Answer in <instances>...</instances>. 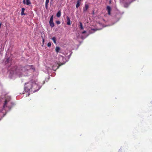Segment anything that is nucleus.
Listing matches in <instances>:
<instances>
[{
    "mask_svg": "<svg viewBox=\"0 0 152 152\" xmlns=\"http://www.w3.org/2000/svg\"><path fill=\"white\" fill-rule=\"evenodd\" d=\"M37 85L35 82H29L27 83H25V90L27 92L29 91L34 92L39 89V88L37 89Z\"/></svg>",
    "mask_w": 152,
    "mask_h": 152,
    "instance_id": "obj_1",
    "label": "nucleus"
},
{
    "mask_svg": "<svg viewBox=\"0 0 152 152\" xmlns=\"http://www.w3.org/2000/svg\"><path fill=\"white\" fill-rule=\"evenodd\" d=\"M20 69V71L23 72L28 71L31 69H34V68L33 65L26 66L25 67H21Z\"/></svg>",
    "mask_w": 152,
    "mask_h": 152,
    "instance_id": "obj_2",
    "label": "nucleus"
},
{
    "mask_svg": "<svg viewBox=\"0 0 152 152\" xmlns=\"http://www.w3.org/2000/svg\"><path fill=\"white\" fill-rule=\"evenodd\" d=\"M63 64H58V63L55 62V64L52 66V69L53 70L55 71L59 68L60 66Z\"/></svg>",
    "mask_w": 152,
    "mask_h": 152,
    "instance_id": "obj_3",
    "label": "nucleus"
},
{
    "mask_svg": "<svg viewBox=\"0 0 152 152\" xmlns=\"http://www.w3.org/2000/svg\"><path fill=\"white\" fill-rule=\"evenodd\" d=\"M53 15H52L50 17L49 21L50 26L51 28H53L54 26V23L53 22Z\"/></svg>",
    "mask_w": 152,
    "mask_h": 152,
    "instance_id": "obj_4",
    "label": "nucleus"
},
{
    "mask_svg": "<svg viewBox=\"0 0 152 152\" xmlns=\"http://www.w3.org/2000/svg\"><path fill=\"white\" fill-rule=\"evenodd\" d=\"M23 2L24 4H26L27 5H30L31 4L29 0H23Z\"/></svg>",
    "mask_w": 152,
    "mask_h": 152,
    "instance_id": "obj_5",
    "label": "nucleus"
},
{
    "mask_svg": "<svg viewBox=\"0 0 152 152\" xmlns=\"http://www.w3.org/2000/svg\"><path fill=\"white\" fill-rule=\"evenodd\" d=\"M88 8L89 5L87 4H85V7L83 8V12H86Z\"/></svg>",
    "mask_w": 152,
    "mask_h": 152,
    "instance_id": "obj_6",
    "label": "nucleus"
},
{
    "mask_svg": "<svg viewBox=\"0 0 152 152\" xmlns=\"http://www.w3.org/2000/svg\"><path fill=\"white\" fill-rule=\"evenodd\" d=\"M107 10L108 11V14L109 15H110L111 14L110 12H111V7L110 6H108L107 7Z\"/></svg>",
    "mask_w": 152,
    "mask_h": 152,
    "instance_id": "obj_7",
    "label": "nucleus"
},
{
    "mask_svg": "<svg viewBox=\"0 0 152 152\" xmlns=\"http://www.w3.org/2000/svg\"><path fill=\"white\" fill-rule=\"evenodd\" d=\"M67 24L68 25H71L70 20L69 17L68 16L67 17Z\"/></svg>",
    "mask_w": 152,
    "mask_h": 152,
    "instance_id": "obj_8",
    "label": "nucleus"
},
{
    "mask_svg": "<svg viewBox=\"0 0 152 152\" xmlns=\"http://www.w3.org/2000/svg\"><path fill=\"white\" fill-rule=\"evenodd\" d=\"M11 99V97L10 96H7L6 97L5 100L7 102H9L10 100Z\"/></svg>",
    "mask_w": 152,
    "mask_h": 152,
    "instance_id": "obj_9",
    "label": "nucleus"
},
{
    "mask_svg": "<svg viewBox=\"0 0 152 152\" xmlns=\"http://www.w3.org/2000/svg\"><path fill=\"white\" fill-rule=\"evenodd\" d=\"M25 10V9L24 8H22L21 10V15H25V14L24 12V11Z\"/></svg>",
    "mask_w": 152,
    "mask_h": 152,
    "instance_id": "obj_10",
    "label": "nucleus"
},
{
    "mask_svg": "<svg viewBox=\"0 0 152 152\" xmlns=\"http://www.w3.org/2000/svg\"><path fill=\"white\" fill-rule=\"evenodd\" d=\"M61 16V12L60 11H58L57 13L56 16L57 17L59 18Z\"/></svg>",
    "mask_w": 152,
    "mask_h": 152,
    "instance_id": "obj_11",
    "label": "nucleus"
},
{
    "mask_svg": "<svg viewBox=\"0 0 152 152\" xmlns=\"http://www.w3.org/2000/svg\"><path fill=\"white\" fill-rule=\"evenodd\" d=\"M60 48L59 47H56V51L57 53H58L59 51L60 50Z\"/></svg>",
    "mask_w": 152,
    "mask_h": 152,
    "instance_id": "obj_12",
    "label": "nucleus"
},
{
    "mask_svg": "<svg viewBox=\"0 0 152 152\" xmlns=\"http://www.w3.org/2000/svg\"><path fill=\"white\" fill-rule=\"evenodd\" d=\"M80 1H77V4L76 5V7L77 8H78L80 5Z\"/></svg>",
    "mask_w": 152,
    "mask_h": 152,
    "instance_id": "obj_13",
    "label": "nucleus"
},
{
    "mask_svg": "<svg viewBox=\"0 0 152 152\" xmlns=\"http://www.w3.org/2000/svg\"><path fill=\"white\" fill-rule=\"evenodd\" d=\"M52 39L53 40V41L54 43L55 44H56V38L55 37H53L52 38Z\"/></svg>",
    "mask_w": 152,
    "mask_h": 152,
    "instance_id": "obj_14",
    "label": "nucleus"
},
{
    "mask_svg": "<svg viewBox=\"0 0 152 152\" xmlns=\"http://www.w3.org/2000/svg\"><path fill=\"white\" fill-rule=\"evenodd\" d=\"M8 102L5 100L4 103L3 105V107L4 108L5 107L7 106V104Z\"/></svg>",
    "mask_w": 152,
    "mask_h": 152,
    "instance_id": "obj_15",
    "label": "nucleus"
},
{
    "mask_svg": "<svg viewBox=\"0 0 152 152\" xmlns=\"http://www.w3.org/2000/svg\"><path fill=\"white\" fill-rule=\"evenodd\" d=\"M80 28L81 29H83V26L81 22H80Z\"/></svg>",
    "mask_w": 152,
    "mask_h": 152,
    "instance_id": "obj_16",
    "label": "nucleus"
},
{
    "mask_svg": "<svg viewBox=\"0 0 152 152\" xmlns=\"http://www.w3.org/2000/svg\"><path fill=\"white\" fill-rule=\"evenodd\" d=\"M56 23L58 25H59L60 23V22L59 21H56Z\"/></svg>",
    "mask_w": 152,
    "mask_h": 152,
    "instance_id": "obj_17",
    "label": "nucleus"
},
{
    "mask_svg": "<svg viewBox=\"0 0 152 152\" xmlns=\"http://www.w3.org/2000/svg\"><path fill=\"white\" fill-rule=\"evenodd\" d=\"M47 45L48 47H50L51 46V43L50 42H49L48 43Z\"/></svg>",
    "mask_w": 152,
    "mask_h": 152,
    "instance_id": "obj_18",
    "label": "nucleus"
},
{
    "mask_svg": "<svg viewBox=\"0 0 152 152\" xmlns=\"http://www.w3.org/2000/svg\"><path fill=\"white\" fill-rule=\"evenodd\" d=\"M49 0H46L45 1V4H48L49 3Z\"/></svg>",
    "mask_w": 152,
    "mask_h": 152,
    "instance_id": "obj_19",
    "label": "nucleus"
},
{
    "mask_svg": "<svg viewBox=\"0 0 152 152\" xmlns=\"http://www.w3.org/2000/svg\"><path fill=\"white\" fill-rule=\"evenodd\" d=\"M48 4H45V8L46 9H48Z\"/></svg>",
    "mask_w": 152,
    "mask_h": 152,
    "instance_id": "obj_20",
    "label": "nucleus"
},
{
    "mask_svg": "<svg viewBox=\"0 0 152 152\" xmlns=\"http://www.w3.org/2000/svg\"><path fill=\"white\" fill-rule=\"evenodd\" d=\"M86 31H83L82 32V33L83 34H85L86 33Z\"/></svg>",
    "mask_w": 152,
    "mask_h": 152,
    "instance_id": "obj_21",
    "label": "nucleus"
},
{
    "mask_svg": "<svg viewBox=\"0 0 152 152\" xmlns=\"http://www.w3.org/2000/svg\"><path fill=\"white\" fill-rule=\"evenodd\" d=\"M60 57H61L62 58H63V56H61Z\"/></svg>",
    "mask_w": 152,
    "mask_h": 152,
    "instance_id": "obj_22",
    "label": "nucleus"
},
{
    "mask_svg": "<svg viewBox=\"0 0 152 152\" xmlns=\"http://www.w3.org/2000/svg\"><path fill=\"white\" fill-rule=\"evenodd\" d=\"M81 0H77V1H80Z\"/></svg>",
    "mask_w": 152,
    "mask_h": 152,
    "instance_id": "obj_23",
    "label": "nucleus"
},
{
    "mask_svg": "<svg viewBox=\"0 0 152 152\" xmlns=\"http://www.w3.org/2000/svg\"><path fill=\"white\" fill-rule=\"evenodd\" d=\"M44 39H43V42H44Z\"/></svg>",
    "mask_w": 152,
    "mask_h": 152,
    "instance_id": "obj_24",
    "label": "nucleus"
},
{
    "mask_svg": "<svg viewBox=\"0 0 152 152\" xmlns=\"http://www.w3.org/2000/svg\"><path fill=\"white\" fill-rule=\"evenodd\" d=\"M53 0H51L52 1Z\"/></svg>",
    "mask_w": 152,
    "mask_h": 152,
    "instance_id": "obj_25",
    "label": "nucleus"
}]
</instances>
